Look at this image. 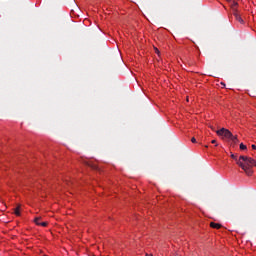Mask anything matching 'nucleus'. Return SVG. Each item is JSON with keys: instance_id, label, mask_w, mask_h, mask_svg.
<instances>
[{"instance_id": "f257e3e1", "label": "nucleus", "mask_w": 256, "mask_h": 256, "mask_svg": "<svg viewBox=\"0 0 256 256\" xmlns=\"http://www.w3.org/2000/svg\"><path fill=\"white\" fill-rule=\"evenodd\" d=\"M236 164L251 177L253 175V167H256V160L249 156H240L239 159H236Z\"/></svg>"}, {"instance_id": "f03ea898", "label": "nucleus", "mask_w": 256, "mask_h": 256, "mask_svg": "<svg viewBox=\"0 0 256 256\" xmlns=\"http://www.w3.org/2000/svg\"><path fill=\"white\" fill-rule=\"evenodd\" d=\"M216 134L218 137H225V139H231V137H233V133H231V131L225 128H221L220 130H217Z\"/></svg>"}, {"instance_id": "7ed1b4c3", "label": "nucleus", "mask_w": 256, "mask_h": 256, "mask_svg": "<svg viewBox=\"0 0 256 256\" xmlns=\"http://www.w3.org/2000/svg\"><path fill=\"white\" fill-rule=\"evenodd\" d=\"M233 15H234L236 21H238L239 23H244L243 18H241V15H239L238 10L235 8H234Z\"/></svg>"}, {"instance_id": "20e7f679", "label": "nucleus", "mask_w": 256, "mask_h": 256, "mask_svg": "<svg viewBox=\"0 0 256 256\" xmlns=\"http://www.w3.org/2000/svg\"><path fill=\"white\" fill-rule=\"evenodd\" d=\"M14 213L17 217H21V205H18L16 208H14Z\"/></svg>"}, {"instance_id": "39448f33", "label": "nucleus", "mask_w": 256, "mask_h": 256, "mask_svg": "<svg viewBox=\"0 0 256 256\" xmlns=\"http://www.w3.org/2000/svg\"><path fill=\"white\" fill-rule=\"evenodd\" d=\"M210 227H212V229H221V224L215 223V222H211L210 223Z\"/></svg>"}, {"instance_id": "423d86ee", "label": "nucleus", "mask_w": 256, "mask_h": 256, "mask_svg": "<svg viewBox=\"0 0 256 256\" xmlns=\"http://www.w3.org/2000/svg\"><path fill=\"white\" fill-rule=\"evenodd\" d=\"M239 5V3L232 1L231 2V7H232V11L233 13H235V9H237V6Z\"/></svg>"}, {"instance_id": "0eeeda50", "label": "nucleus", "mask_w": 256, "mask_h": 256, "mask_svg": "<svg viewBox=\"0 0 256 256\" xmlns=\"http://www.w3.org/2000/svg\"><path fill=\"white\" fill-rule=\"evenodd\" d=\"M230 139H231L232 142H234L235 144L239 143V139H237V136H233V134H232V137H230Z\"/></svg>"}, {"instance_id": "6e6552de", "label": "nucleus", "mask_w": 256, "mask_h": 256, "mask_svg": "<svg viewBox=\"0 0 256 256\" xmlns=\"http://www.w3.org/2000/svg\"><path fill=\"white\" fill-rule=\"evenodd\" d=\"M41 217H36L35 219H34V222L36 223V225H41Z\"/></svg>"}, {"instance_id": "1a4fd4ad", "label": "nucleus", "mask_w": 256, "mask_h": 256, "mask_svg": "<svg viewBox=\"0 0 256 256\" xmlns=\"http://www.w3.org/2000/svg\"><path fill=\"white\" fill-rule=\"evenodd\" d=\"M86 165H88V167H91V169H97V165H95V164H91V163L87 162Z\"/></svg>"}, {"instance_id": "9d476101", "label": "nucleus", "mask_w": 256, "mask_h": 256, "mask_svg": "<svg viewBox=\"0 0 256 256\" xmlns=\"http://www.w3.org/2000/svg\"><path fill=\"white\" fill-rule=\"evenodd\" d=\"M240 149H241V151H245V150H247V146L245 144L241 143Z\"/></svg>"}, {"instance_id": "9b49d317", "label": "nucleus", "mask_w": 256, "mask_h": 256, "mask_svg": "<svg viewBox=\"0 0 256 256\" xmlns=\"http://www.w3.org/2000/svg\"><path fill=\"white\" fill-rule=\"evenodd\" d=\"M38 225H41V227H47L48 223L47 222H40V224Z\"/></svg>"}, {"instance_id": "f8f14e48", "label": "nucleus", "mask_w": 256, "mask_h": 256, "mask_svg": "<svg viewBox=\"0 0 256 256\" xmlns=\"http://www.w3.org/2000/svg\"><path fill=\"white\" fill-rule=\"evenodd\" d=\"M230 157H231L232 159H234L235 161H237V156H236L235 154H231Z\"/></svg>"}, {"instance_id": "ddd939ff", "label": "nucleus", "mask_w": 256, "mask_h": 256, "mask_svg": "<svg viewBox=\"0 0 256 256\" xmlns=\"http://www.w3.org/2000/svg\"><path fill=\"white\" fill-rule=\"evenodd\" d=\"M191 142H192V143H197V139H195V137H193V138L191 139Z\"/></svg>"}, {"instance_id": "4468645a", "label": "nucleus", "mask_w": 256, "mask_h": 256, "mask_svg": "<svg viewBox=\"0 0 256 256\" xmlns=\"http://www.w3.org/2000/svg\"><path fill=\"white\" fill-rule=\"evenodd\" d=\"M211 143L215 144L217 143V140H212Z\"/></svg>"}, {"instance_id": "2eb2a0df", "label": "nucleus", "mask_w": 256, "mask_h": 256, "mask_svg": "<svg viewBox=\"0 0 256 256\" xmlns=\"http://www.w3.org/2000/svg\"><path fill=\"white\" fill-rule=\"evenodd\" d=\"M252 149L256 150V146L255 144L252 145Z\"/></svg>"}, {"instance_id": "dca6fc26", "label": "nucleus", "mask_w": 256, "mask_h": 256, "mask_svg": "<svg viewBox=\"0 0 256 256\" xmlns=\"http://www.w3.org/2000/svg\"><path fill=\"white\" fill-rule=\"evenodd\" d=\"M88 256H97V255H95V254H88Z\"/></svg>"}, {"instance_id": "f3484780", "label": "nucleus", "mask_w": 256, "mask_h": 256, "mask_svg": "<svg viewBox=\"0 0 256 256\" xmlns=\"http://www.w3.org/2000/svg\"><path fill=\"white\" fill-rule=\"evenodd\" d=\"M156 53H159V49L156 48Z\"/></svg>"}, {"instance_id": "a211bd4d", "label": "nucleus", "mask_w": 256, "mask_h": 256, "mask_svg": "<svg viewBox=\"0 0 256 256\" xmlns=\"http://www.w3.org/2000/svg\"><path fill=\"white\" fill-rule=\"evenodd\" d=\"M146 256H149V254H146Z\"/></svg>"}, {"instance_id": "6ab92c4d", "label": "nucleus", "mask_w": 256, "mask_h": 256, "mask_svg": "<svg viewBox=\"0 0 256 256\" xmlns=\"http://www.w3.org/2000/svg\"><path fill=\"white\" fill-rule=\"evenodd\" d=\"M44 256H47V255H44Z\"/></svg>"}]
</instances>
